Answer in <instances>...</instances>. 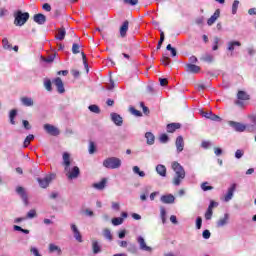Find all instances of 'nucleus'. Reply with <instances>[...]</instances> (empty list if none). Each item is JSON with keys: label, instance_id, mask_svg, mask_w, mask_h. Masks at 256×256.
<instances>
[{"label": "nucleus", "instance_id": "f257e3e1", "mask_svg": "<svg viewBox=\"0 0 256 256\" xmlns=\"http://www.w3.org/2000/svg\"><path fill=\"white\" fill-rule=\"evenodd\" d=\"M172 169L175 173L173 178V185H175V187H179L183 179H185V168H183L179 162H173Z\"/></svg>", "mask_w": 256, "mask_h": 256}, {"label": "nucleus", "instance_id": "f03ea898", "mask_svg": "<svg viewBox=\"0 0 256 256\" xmlns=\"http://www.w3.org/2000/svg\"><path fill=\"white\" fill-rule=\"evenodd\" d=\"M29 21V13L18 10L14 12V25L16 27H23L25 23Z\"/></svg>", "mask_w": 256, "mask_h": 256}, {"label": "nucleus", "instance_id": "7ed1b4c3", "mask_svg": "<svg viewBox=\"0 0 256 256\" xmlns=\"http://www.w3.org/2000/svg\"><path fill=\"white\" fill-rule=\"evenodd\" d=\"M122 163L123 162L118 157H109L103 161V167L106 169H119Z\"/></svg>", "mask_w": 256, "mask_h": 256}, {"label": "nucleus", "instance_id": "20e7f679", "mask_svg": "<svg viewBox=\"0 0 256 256\" xmlns=\"http://www.w3.org/2000/svg\"><path fill=\"white\" fill-rule=\"evenodd\" d=\"M55 177V174H50L47 175L45 178H38V183L40 187H42V189H47V187H49V184L55 179Z\"/></svg>", "mask_w": 256, "mask_h": 256}, {"label": "nucleus", "instance_id": "39448f33", "mask_svg": "<svg viewBox=\"0 0 256 256\" xmlns=\"http://www.w3.org/2000/svg\"><path fill=\"white\" fill-rule=\"evenodd\" d=\"M16 193L17 195H19V197H21L24 205H29V196L27 195V191H25V188L18 186L16 188Z\"/></svg>", "mask_w": 256, "mask_h": 256}, {"label": "nucleus", "instance_id": "423d86ee", "mask_svg": "<svg viewBox=\"0 0 256 256\" xmlns=\"http://www.w3.org/2000/svg\"><path fill=\"white\" fill-rule=\"evenodd\" d=\"M66 176L68 177V179H77V177H79L81 170H79V167L74 166V167H70L69 166V170L65 171Z\"/></svg>", "mask_w": 256, "mask_h": 256}, {"label": "nucleus", "instance_id": "0eeeda50", "mask_svg": "<svg viewBox=\"0 0 256 256\" xmlns=\"http://www.w3.org/2000/svg\"><path fill=\"white\" fill-rule=\"evenodd\" d=\"M137 243L139 244L141 251H147L148 253H151V251H153V248H151V246H147V242H145V238H143V236L137 237Z\"/></svg>", "mask_w": 256, "mask_h": 256}, {"label": "nucleus", "instance_id": "6e6552de", "mask_svg": "<svg viewBox=\"0 0 256 256\" xmlns=\"http://www.w3.org/2000/svg\"><path fill=\"white\" fill-rule=\"evenodd\" d=\"M228 125L230 127H232V129H234V131H237L238 133H243V131H245V129H247V126H245L244 124H241V123L235 122V121H229Z\"/></svg>", "mask_w": 256, "mask_h": 256}, {"label": "nucleus", "instance_id": "1a4fd4ad", "mask_svg": "<svg viewBox=\"0 0 256 256\" xmlns=\"http://www.w3.org/2000/svg\"><path fill=\"white\" fill-rule=\"evenodd\" d=\"M44 130L48 135H52L53 137H57L59 135V129L51 124H45L44 125Z\"/></svg>", "mask_w": 256, "mask_h": 256}, {"label": "nucleus", "instance_id": "9d476101", "mask_svg": "<svg viewBox=\"0 0 256 256\" xmlns=\"http://www.w3.org/2000/svg\"><path fill=\"white\" fill-rule=\"evenodd\" d=\"M71 231L73 232L74 239L78 241V243H83V236L81 235V232H79V228H77V225L71 224Z\"/></svg>", "mask_w": 256, "mask_h": 256}, {"label": "nucleus", "instance_id": "9b49d317", "mask_svg": "<svg viewBox=\"0 0 256 256\" xmlns=\"http://www.w3.org/2000/svg\"><path fill=\"white\" fill-rule=\"evenodd\" d=\"M176 152L183 153V149H185V140H183V136H178L175 141Z\"/></svg>", "mask_w": 256, "mask_h": 256}, {"label": "nucleus", "instance_id": "f8f14e48", "mask_svg": "<svg viewBox=\"0 0 256 256\" xmlns=\"http://www.w3.org/2000/svg\"><path fill=\"white\" fill-rule=\"evenodd\" d=\"M235 189H237V184H232L229 188H228V192L227 194L224 196V201L226 203H229V201H231L233 199V194L235 193Z\"/></svg>", "mask_w": 256, "mask_h": 256}, {"label": "nucleus", "instance_id": "ddd939ff", "mask_svg": "<svg viewBox=\"0 0 256 256\" xmlns=\"http://www.w3.org/2000/svg\"><path fill=\"white\" fill-rule=\"evenodd\" d=\"M63 165L64 171H69V167H71V155L68 152L63 153Z\"/></svg>", "mask_w": 256, "mask_h": 256}, {"label": "nucleus", "instance_id": "4468645a", "mask_svg": "<svg viewBox=\"0 0 256 256\" xmlns=\"http://www.w3.org/2000/svg\"><path fill=\"white\" fill-rule=\"evenodd\" d=\"M54 85L56 86L58 93H65V86L63 84V80H61L59 77L54 79Z\"/></svg>", "mask_w": 256, "mask_h": 256}, {"label": "nucleus", "instance_id": "2eb2a0df", "mask_svg": "<svg viewBox=\"0 0 256 256\" xmlns=\"http://www.w3.org/2000/svg\"><path fill=\"white\" fill-rule=\"evenodd\" d=\"M160 201L162 203L170 205L171 203H175V196H173L172 194L162 195Z\"/></svg>", "mask_w": 256, "mask_h": 256}, {"label": "nucleus", "instance_id": "dca6fc26", "mask_svg": "<svg viewBox=\"0 0 256 256\" xmlns=\"http://www.w3.org/2000/svg\"><path fill=\"white\" fill-rule=\"evenodd\" d=\"M127 31H129V21H124L120 27V37L125 38L127 37Z\"/></svg>", "mask_w": 256, "mask_h": 256}, {"label": "nucleus", "instance_id": "f3484780", "mask_svg": "<svg viewBox=\"0 0 256 256\" xmlns=\"http://www.w3.org/2000/svg\"><path fill=\"white\" fill-rule=\"evenodd\" d=\"M92 187L97 191H103L107 187V179L103 178L100 182L94 183Z\"/></svg>", "mask_w": 256, "mask_h": 256}, {"label": "nucleus", "instance_id": "a211bd4d", "mask_svg": "<svg viewBox=\"0 0 256 256\" xmlns=\"http://www.w3.org/2000/svg\"><path fill=\"white\" fill-rule=\"evenodd\" d=\"M111 119L113 123H115L118 127H121V125H123V117H121V115L117 113H112Z\"/></svg>", "mask_w": 256, "mask_h": 256}, {"label": "nucleus", "instance_id": "6ab92c4d", "mask_svg": "<svg viewBox=\"0 0 256 256\" xmlns=\"http://www.w3.org/2000/svg\"><path fill=\"white\" fill-rule=\"evenodd\" d=\"M235 47H241V43L239 41L233 40L227 43V51L233 53L235 51Z\"/></svg>", "mask_w": 256, "mask_h": 256}, {"label": "nucleus", "instance_id": "aec40b11", "mask_svg": "<svg viewBox=\"0 0 256 256\" xmlns=\"http://www.w3.org/2000/svg\"><path fill=\"white\" fill-rule=\"evenodd\" d=\"M34 21L38 25H45V22L47 21V17L43 14H36L34 15Z\"/></svg>", "mask_w": 256, "mask_h": 256}, {"label": "nucleus", "instance_id": "412c9836", "mask_svg": "<svg viewBox=\"0 0 256 256\" xmlns=\"http://www.w3.org/2000/svg\"><path fill=\"white\" fill-rule=\"evenodd\" d=\"M20 101L24 107H33L34 105L33 98L31 97H27V96L22 97Z\"/></svg>", "mask_w": 256, "mask_h": 256}, {"label": "nucleus", "instance_id": "4be33fe9", "mask_svg": "<svg viewBox=\"0 0 256 256\" xmlns=\"http://www.w3.org/2000/svg\"><path fill=\"white\" fill-rule=\"evenodd\" d=\"M156 172L160 177H167V167H165V165L158 164L156 166Z\"/></svg>", "mask_w": 256, "mask_h": 256}, {"label": "nucleus", "instance_id": "5701e85b", "mask_svg": "<svg viewBox=\"0 0 256 256\" xmlns=\"http://www.w3.org/2000/svg\"><path fill=\"white\" fill-rule=\"evenodd\" d=\"M221 15V10L217 9L214 14L208 19L207 25L211 26L217 21V18L220 17Z\"/></svg>", "mask_w": 256, "mask_h": 256}, {"label": "nucleus", "instance_id": "b1692460", "mask_svg": "<svg viewBox=\"0 0 256 256\" xmlns=\"http://www.w3.org/2000/svg\"><path fill=\"white\" fill-rule=\"evenodd\" d=\"M227 223H229V214L225 213L223 218H220L217 221V227H225V225H227Z\"/></svg>", "mask_w": 256, "mask_h": 256}, {"label": "nucleus", "instance_id": "393cba45", "mask_svg": "<svg viewBox=\"0 0 256 256\" xmlns=\"http://www.w3.org/2000/svg\"><path fill=\"white\" fill-rule=\"evenodd\" d=\"M168 133H175L177 129H181V125L179 123H170L166 126Z\"/></svg>", "mask_w": 256, "mask_h": 256}, {"label": "nucleus", "instance_id": "a878e982", "mask_svg": "<svg viewBox=\"0 0 256 256\" xmlns=\"http://www.w3.org/2000/svg\"><path fill=\"white\" fill-rule=\"evenodd\" d=\"M200 59H201V61H204L205 63H213V61H215V56H213V54H211V53H206V54L202 55V57Z\"/></svg>", "mask_w": 256, "mask_h": 256}, {"label": "nucleus", "instance_id": "bb28decb", "mask_svg": "<svg viewBox=\"0 0 256 256\" xmlns=\"http://www.w3.org/2000/svg\"><path fill=\"white\" fill-rule=\"evenodd\" d=\"M92 251L94 255L101 253V245H99L97 240H92Z\"/></svg>", "mask_w": 256, "mask_h": 256}, {"label": "nucleus", "instance_id": "cd10ccee", "mask_svg": "<svg viewBox=\"0 0 256 256\" xmlns=\"http://www.w3.org/2000/svg\"><path fill=\"white\" fill-rule=\"evenodd\" d=\"M186 67L189 73H199V71H201V67L195 64H187Z\"/></svg>", "mask_w": 256, "mask_h": 256}, {"label": "nucleus", "instance_id": "c85d7f7f", "mask_svg": "<svg viewBox=\"0 0 256 256\" xmlns=\"http://www.w3.org/2000/svg\"><path fill=\"white\" fill-rule=\"evenodd\" d=\"M145 138L147 141V145H154L155 144V135L151 132H146Z\"/></svg>", "mask_w": 256, "mask_h": 256}, {"label": "nucleus", "instance_id": "c756f323", "mask_svg": "<svg viewBox=\"0 0 256 256\" xmlns=\"http://www.w3.org/2000/svg\"><path fill=\"white\" fill-rule=\"evenodd\" d=\"M2 47L5 49V51H13V45L9 43V39L7 38L2 39Z\"/></svg>", "mask_w": 256, "mask_h": 256}, {"label": "nucleus", "instance_id": "7c9ffc66", "mask_svg": "<svg viewBox=\"0 0 256 256\" xmlns=\"http://www.w3.org/2000/svg\"><path fill=\"white\" fill-rule=\"evenodd\" d=\"M237 99H240L242 101H249L250 97L249 94H247V92L240 90L238 91Z\"/></svg>", "mask_w": 256, "mask_h": 256}, {"label": "nucleus", "instance_id": "2f4dec72", "mask_svg": "<svg viewBox=\"0 0 256 256\" xmlns=\"http://www.w3.org/2000/svg\"><path fill=\"white\" fill-rule=\"evenodd\" d=\"M57 31L56 39H58V41H63L65 35H67V31H65V28H59Z\"/></svg>", "mask_w": 256, "mask_h": 256}, {"label": "nucleus", "instance_id": "473e14b6", "mask_svg": "<svg viewBox=\"0 0 256 256\" xmlns=\"http://www.w3.org/2000/svg\"><path fill=\"white\" fill-rule=\"evenodd\" d=\"M49 253H56L57 255H61L62 251L59 246L55 244H49Z\"/></svg>", "mask_w": 256, "mask_h": 256}, {"label": "nucleus", "instance_id": "72a5a7b5", "mask_svg": "<svg viewBox=\"0 0 256 256\" xmlns=\"http://www.w3.org/2000/svg\"><path fill=\"white\" fill-rule=\"evenodd\" d=\"M15 117H17V110L13 109L10 111L9 113V119H10V124L11 125H15Z\"/></svg>", "mask_w": 256, "mask_h": 256}, {"label": "nucleus", "instance_id": "f704fd0d", "mask_svg": "<svg viewBox=\"0 0 256 256\" xmlns=\"http://www.w3.org/2000/svg\"><path fill=\"white\" fill-rule=\"evenodd\" d=\"M103 237L107 239V241H113V234H111V230L104 229L103 230Z\"/></svg>", "mask_w": 256, "mask_h": 256}, {"label": "nucleus", "instance_id": "c9c22d12", "mask_svg": "<svg viewBox=\"0 0 256 256\" xmlns=\"http://www.w3.org/2000/svg\"><path fill=\"white\" fill-rule=\"evenodd\" d=\"M44 87L46 91H49V92L53 91V86L49 78L44 79Z\"/></svg>", "mask_w": 256, "mask_h": 256}, {"label": "nucleus", "instance_id": "e433bc0d", "mask_svg": "<svg viewBox=\"0 0 256 256\" xmlns=\"http://www.w3.org/2000/svg\"><path fill=\"white\" fill-rule=\"evenodd\" d=\"M35 139V136L33 134L28 135L24 140V147H29L31 145V141Z\"/></svg>", "mask_w": 256, "mask_h": 256}, {"label": "nucleus", "instance_id": "4c0bfd02", "mask_svg": "<svg viewBox=\"0 0 256 256\" xmlns=\"http://www.w3.org/2000/svg\"><path fill=\"white\" fill-rule=\"evenodd\" d=\"M89 111H91V113H96L99 114L101 113V109L99 108V106L92 104L88 107Z\"/></svg>", "mask_w": 256, "mask_h": 256}, {"label": "nucleus", "instance_id": "58836bf2", "mask_svg": "<svg viewBox=\"0 0 256 256\" xmlns=\"http://www.w3.org/2000/svg\"><path fill=\"white\" fill-rule=\"evenodd\" d=\"M133 173H135L136 175H139V177H145V172L141 171V169H139V166L133 167Z\"/></svg>", "mask_w": 256, "mask_h": 256}, {"label": "nucleus", "instance_id": "ea45409f", "mask_svg": "<svg viewBox=\"0 0 256 256\" xmlns=\"http://www.w3.org/2000/svg\"><path fill=\"white\" fill-rule=\"evenodd\" d=\"M237 9H239V0H234L232 4V15H237Z\"/></svg>", "mask_w": 256, "mask_h": 256}, {"label": "nucleus", "instance_id": "a19ab883", "mask_svg": "<svg viewBox=\"0 0 256 256\" xmlns=\"http://www.w3.org/2000/svg\"><path fill=\"white\" fill-rule=\"evenodd\" d=\"M202 191H213V186H209V182H203L201 184Z\"/></svg>", "mask_w": 256, "mask_h": 256}, {"label": "nucleus", "instance_id": "79ce46f5", "mask_svg": "<svg viewBox=\"0 0 256 256\" xmlns=\"http://www.w3.org/2000/svg\"><path fill=\"white\" fill-rule=\"evenodd\" d=\"M81 46H79V44H77V43H74L73 45H72V53L74 54V55H77L78 53H81Z\"/></svg>", "mask_w": 256, "mask_h": 256}, {"label": "nucleus", "instance_id": "37998d69", "mask_svg": "<svg viewBox=\"0 0 256 256\" xmlns=\"http://www.w3.org/2000/svg\"><path fill=\"white\" fill-rule=\"evenodd\" d=\"M112 225H114L116 227H117V225H123V218H121V217L113 218Z\"/></svg>", "mask_w": 256, "mask_h": 256}, {"label": "nucleus", "instance_id": "c03bdc74", "mask_svg": "<svg viewBox=\"0 0 256 256\" xmlns=\"http://www.w3.org/2000/svg\"><path fill=\"white\" fill-rule=\"evenodd\" d=\"M88 151H89V154H90V155H93V153H95V151H97V147L95 146V142L91 141V142L89 143V149H88Z\"/></svg>", "mask_w": 256, "mask_h": 256}, {"label": "nucleus", "instance_id": "a18cd8bd", "mask_svg": "<svg viewBox=\"0 0 256 256\" xmlns=\"http://www.w3.org/2000/svg\"><path fill=\"white\" fill-rule=\"evenodd\" d=\"M84 67L87 70V73H89V64L87 63V56L85 55V52H81Z\"/></svg>", "mask_w": 256, "mask_h": 256}, {"label": "nucleus", "instance_id": "49530a36", "mask_svg": "<svg viewBox=\"0 0 256 256\" xmlns=\"http://www.w3.org/2000/svg\"><path fill=\"white\" fill-rule=\"evenodd\" d=\"M167 51L171 52L172 57H177V50L173 47H171V44H168L166 46Z\"/></svg>", "mask_w": 256, "mask_h": 256}, {"label": "nucleus", "instance_id": "de8ad7c7", "mask_svg": "<svg viewBox=\"0 0 256 256\" xmlns=\"http://www.w3.org/2000/svg\"><path fill=\"white\" fill-rule=\"evenodd\" d=\"M211 217H213V209L208 208L206 213H205V219L207 221L211 220Z\"/></svg>", "mask_w": 256, "mask_h": 256}, {"label": "nucleus", "instance_id": "09e8293b", "mask_svg": "<svg viewBox=\"0 0 256 256\" xmlns=\"http://www.w3.org/2000/svg\"><path fill=\"white\" fill-rule=\"evenodd\" d=\"M221 40L219 39V37H214V44H213V47H212V50L213 51H217V49H219V42Z\"/></svg>", "mask_w": 256, "mask_h": 256}, {"label": "nucleus", "instance_id": "8fccbe9b", "mask_svg": "<svg viewBox=\"0 0 256 256\" xmlns=\"http://www.w3.org/2000/svg\"><path fill=\"white\" fill-rule=\"evenodd\" d=\"M203 225V218H201V216H198L196 218V229H201Z\"/></svg>", "mask_w": 256, "mask_h": 256}, {"label": "nucleus", "instance_id": "3c124183", "mask_svg": "<svg viewBox=\"0 0 256 256\" xmlns=\"http://www.w3.org/2000/svg\"><path fill=\"white\" fill-rule=\"evenodd\" d=\"M130 112L132 113V115H135V117H141V111L135 109L134 107H130Z\"/></svg>", "mask_w": 256, "mask_h": 256}, {"label": "nucleus", "instance_id": "603ef678", "mask_svg": "<svg viewBox=\"0 0 256 256\" xmlns=\"http://www.w3.org/2000/svg\"><path fill=\"white\" fill-rule=\"evenodd\" d=\"M243 155H245V151H243L241 149L236 150V152H235L236 159H241V157H243Z\"/></svg>", "mask_w": 256, "mask_h": 256}, {"label": "nucleus", "instance_id": "864d4df0", "mask_svg": "<svg viewBox=\"0 0 256 256\" xmlns=\"http://www.w3.org/2000/svg\"><path fill=\"white\" fill-rule=\"evenodd\" d=\"M213 144L210 141H202L201 147L202 149H209Z\"/></svg>", "mask_w": 256, "mask_h": 256}, {"label": "nucleus", "instance_id": "5fc2aeb1", "mask_svg": "<svg viewBox=\"0 0 256 256\" xmlns=\"http://www.w3.org/2000/svg\"><path fill=\"white\" fill-rule=\"evenodd\" d=\"M210 121H216L219 122L221 121V117H219L218 115L213 114V112L210 114Z\"/></svg>", "mask_w": 256, "mask_h": 256}, {"label": "nucleus", "instance_id": "6e6d98bb", "mask_svg": "<svg viewBox=\"0 0 256 256\" xmlns=\"http://www.w3.org/2000/svg\"><path fill=\"white\" fill-rule=\"evenodd\" d=\"M43 61H45V63H53V61H55V56L51 55V56H48L47 58H43Z\"/></svg>", "mask_w": 256, "mask_h": 256}, {"label": "nucleus", "instance_id": "4d7b16f0", "mask_svg": "<svg viewBox=\"0 0 256 256\" xmlns=\"http://www.w3.org/2000/svg\"><path fill=\"white\" fill-rule=\"evenodd\" d=\"M167 141H169V136L167 134H162L160 136V142L161 143H167Z\"/></svg>", "mask_w": 256, "mask_h": 256}, {"label": "nucleus", "instance_id": "13d9d810", "mask_svg": "<svg viewBox=\"0 0 256 256\" xmlns=\"http://www.w3.org/2000/svg\"><path fill=\"white\" fill-rule=\"evenodd\" d=\"M203 239H210L211 237V232L209 230H204L202 233Z\"/></svg>", "mask_w": 256, "mask_h": 256}, {"label": "nucleus", "instance_id": "bf43d9fd", "mask_svg": "<svg viewBox=\"0 0 256 256\" xmlns=\"http://www.w3.org/2000/svg\"><path fill=\"white\" fill-rule=\"evenodd\" d=\"M36 215H37V212H36L35 210H30V211L27 213V218H28V219H33Z\"/></svg>", "mask_w": 256, "mask_h": 256}, {"label": "nucleus", "instance_id": "052dcab7", "mask_svg": "<svg viewBox=\"0 0 256 256\" xmlns=\"http://www.w3.org/2000/svg\"><path fill=\"white\" fill-rule=\"evenodd\" d=\"M23 127L26 129V131H29L31 129V124H29V121L23 120Z\"/></svg>", "mask_w": 256, "mask_h": 256}, {"label": "nucleus", "instance_id": "680f3d73", "mask_svg": "<svg viewBox=\"0 0 256 256\" xmlns=\"http://www.w3.org/2000/svg\"><path fill=\"white\" fill-rule=\"evenodd\" d=\"M124 3L135 6L137 3H139V0H124Z\"/></svg>", "mask_w": 256, "mask_h": 256}, {"label": "nucleus", "instance_id": "e2e57ef3", "mask_svg": "<svg viewBox=\"0 0 256 256\" xmlns=\"http://www.w3.org/2000/svg\"><path fill=\"white\" fill-rule=\"evenodd\" d=\"M170 61H171V59L169 57H167V56L162 57L163 65H165V66L169 65Z\"/></svg>", "mask_w": 256, "mask_h": 256}, {"label": "nucleus", "instance_id": "0e129e2a", "mask_svg": "<svg viewBox=\"0 0 256 256\" xmlns=\"http://www.w3.org/2000/svg\"><path fill=\"white\" fill-rule=\"evenodd\" d=\"M245 100H241V99H238L235 101V105H237L238 107H245Z\"/></svg>", "mask_w": 256, "mask_h": 256}, {"label": "nucleus", "instance_id": "69168bd1", "mask_svg": "<svg viewBox=\"0 0 256 256\" xmlns=\"http://www.w3.org/2000/svg\"><path fill=\"white\" fill-rule=\"evenodd\" d=\"M214 153L217 157L223 155V150L221 148H214Z\"/></svg>", "mask_w": 256, "mask_h": 256}, {"label": "nucleus", "instance_id": "338daca9", "mask_svg": "<svg viewBox=\"0 0 256 256\" xmlns=\"http://www.w3.org/2000/svg\"><path fill=\"white\" fill-rule=\"evenodd\" d=\"M7 13H9V11L5 8H1L0 9V18L5 17V15H7Z\"/></svg>", "mask_w": 256, "mask_h": 256}, {"label": "nucleus", "instance_id": "774afa93", "mask_svg": "<svg viewBox=\"0 0 256 256\" xmlns=\"http://www.w3.org/2000/svg\"><path fill=\"white\" fill-rule=\"evenodd\" d=\"M42 8L44 11H51V5L49 3L43 4Z\"/></svg>", "mask_w": 256, "mask_h": 256}]
</instances>
